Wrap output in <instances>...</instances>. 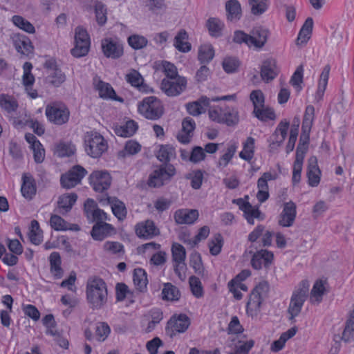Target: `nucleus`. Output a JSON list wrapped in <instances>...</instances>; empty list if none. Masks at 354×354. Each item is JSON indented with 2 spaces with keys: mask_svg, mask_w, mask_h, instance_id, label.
<instances>
[{
  "mask_svg": "<svg viewBox=\"0 0 354 354\" xmlns=\"http://www.w3.org/2000/svg\"><path fill=\"white\" fill-rule=\"evenodd\" d=\"M86 298L93 309H100L107 301L106 283L100 278L88 280L86 285Z\"/></svg>",
  "mask_w": 354,
  "mask_h": 354,
  "instance_id": "nucleus-1",
  "label": "nucleus"
},
{
  "mask_svg": "<svg viewBox=\"0 0 354 354\" xmlns=\"http://www.w3.org/2000/svg\"><path fill=\"white\" fill-rule=\"evenodd\" d=\"M268 35V30L262 27H255L250 34H246L241 30L235 31L233 41L237 44L244 43L249 47L261 48L267 42Z\"/></svg>",
  "mask_w": 354,
  "mask_h": 354,
  "instance_id": "nucleus-2",
  "label": "nucleus"
},
{
  "mask_svg": "<svg viewBox=\"0 0 354 354\" xmlns=\"http://www.w3.org/2000/svg\"><path fill=\"white\" fill-rule=\"evenodd\" d=\"M308 281L303 280L299 283L298 289L294 291L288 309L290 315L289 319L292 322H295V317L300 313L304 303L308 297Z\"/></svg>",
  "mask_w": 354,
  "mask_h": 354,
  "instance_id": "nucleus-3",
  "label": "nucleus"
},
{
  "mask_svg": "<svg viewBox=\"0 0 354 354\" xmlns=\"http://www.w3.org/2000/svg\"><path fill=\"white\" fill-rule=\"evenodd\" d=\"M85 151L92 158L100 157L107 149L104 137L97 132H88L84 137Z\"/></svg>",
  "mask_w": 354,
  "mask_h": 354,
  "instance_id": "nucleus-4",
  "label": "nucleus"
},
{
  "mask_svg": "<svg viewBox=\"0 0 354 354\" xmlns=\"http://www.w3.org/2000/svg\"><path fill=\"white\" fill-rule=\"evenodd\" d=\"M138 111L145 118L156 120L162 117L164 113L160 101L155 96L144 98L138 105Z\"/></svg>",
  "mask_w": 354,
  "mask_h": 354,
  "instance_id": "nucleus-5",
  "label": "nucleus"
},
{
  "mask_svg": "<svg viewBox=\"0 0 354 354\" xmlns=\"http://www.w3.org/2000/svg\"><path fill=\"white\" fill-rule=\"evenodd\" d=\"M175 174L176 169L173 165L163 164L150 174L148 185L152 187H160L169 181Z\"/></svg>",
  "mask_w": 354,
  "mask_h": 354,
  "instance_id": "nucleus-6",
  "label": "nucleus"
},
{
  "mask_svg": "<svg viewBox=\"0 0 354 354\" xmlns=\"http://www.w3.org/2000/svg\"><path fill=\"white\" fill-rule=\"evenodd\" d=\"M46 115L48 120L56 125H62L66 124L70 117L68 109L62 104H48L45 110Z\"/></svg>",
  "mask_w": 354,
  "mask_h": 354,
  "instance_id": "nucleus-7",
  "label": "nucleus"
},
{
  "mask_svg": "<svg viewBox=\"0 0 354 354\" xmlns=\"http://www.w3.org/2000/svg\"><path fill=\"white\" fill-rule=\"evenodd\" d=\"M172 259L174 262V270L178 278L183 281L185 279V270L187 268L185 263L186 250L179 243H174L171 247Z\"/></svg>",
  "mask_w": 354,
  "mask_h": 354,
  "instance_id": "nucleus-8",
  "label": "nucleus"
},
{
  "mask_svg": "<svg viewBox=\"0 0 354 354\" xmlns=\"http://www.w3.org/2000/svg\"><path fill=\"white\" fill-rule=\"evenodd\" d=\"M75 47L71 49L72 55L81 57L87 55L90 47V39L86 30L77 27L75 35Z\"/></svg>",
  "mask_w": 354,
  "mask_h": 354,
  "instance_id": "nucleus-9",
  "label": "nucleus"
},
{
  "mask_svg": "<svg viewBox=\"0 0 354 354\" xmlns=\"http://www.w3.org/2000/svg\"><path fill=\"white\" fill-rule=\"evenodd\" d=\"M89 183L95 192L104 193L111 185L112 178L106 171L97 170L89 176Z\"/></svg>",
  "mask_w": 354,
  "mask_h": 354,
  "instance_id": "nucleus-10",
  "label": "nucleus"
},
{
  "mask_svg": "<svg viewBox=\"0 0 354 354\" xmlns=\"http://www.w3.org/2000/svg\"><path fill=\"white\" fill-rule=\"evenodd\" d=\"M190 325L189 318L185 314L172 316L167 322L166 334L173 338L177 333L185 332Z\"/></svg>",
  "mask_w": 354,
  "mask_h": 354,
  "instance_id": "nucleus-11",
  "label": "nucleus"
},
{
  "mask_svg": "<svg viewBox=\"0 0 354 354\" xmlns=\"http://www.w3.org/2000/svg\"><path fill=\"white\" fill-rule=\"evenodd\" d=\"M87 171L80 165H75L66 174L62 175L60 183L63 187L71 189L80 183Z\"/></svg>",
  "mask_w": 354,
  "mask_h": 354,
  "instance_id": "nucleus-12",
  "label": "nucleus"
},
{
  "mask_svg": "<svg viewBox=\"0 0 354 354\" xmlns=\"http://www.w3.org/2000/svg\"><path fill=\"white\" fill-rule=\"evenodd\" d=\"M187 80L184 77H178L174 80L164 78L161 82L162 91L168 96H176L186 88Z\"/></svg>",
  "mask_w": 354,
  "mask_h": 354,
  "instance_id": "nucleus-13",
  "label": "nucleus"
},
{
  "mask_svg": "<svg viewBox=\"0 0 354 354\" xmlns=\"http://www.w3.org/2000/svg\"><path fill=\"white\" fill-rule=\"evenodd\" d=\"M135 231L136 235L143 239H151L160 233L155 223L149 219L137 223Z\"/></svg>",
  "mask_w": 354,
  "mask_h": 354,
  "instance_id": "nucleus-14",
  "label": "nucleus"
},
{
  "mask_svg": "<svg viewBox=\"0 0 354 354\" xmlns=\"http://www.w3.org/2000/svg\"><path fill=\"white\" fill-rule=\"evenodd\" d=\"M253 253L251 259V266L255 270H260L263 266L265 268H268L272 262L273 254L267 250H260L256 252L252 250L249 252Z\"/></svg>",
  "mask_w": 354,
  "mask_h": 354,
  "instance_id": "nucleus-15",
  "label": "nucleus"
},
{
  "mask_svg": "<svg viewBox=\"0 0 354 354\" xmlns=\"http://www.w3.org/2000/svg\"><path fill=\"white\" fill-rule=\"evenodd\" d=\"M102 48L104 55L109 58L118 59L123 55V46L111 38L102 40Z\"/></svg>",
  "mask_w": 354,
  "mask_h": 354,
  "instance_id": "nucleus-16",
  "label": "nucleus"
},
{
  "mask_svg": "<svg viewBox=\"0 0 354 354\" xmlns=\"http://www.w3.org/2000/svg\"><path fill=\"white\" fill-rule=\"evenodd\" d=\"M296 214V205L292 201L286 203L279 216V225L282 227L292 226L295 220Z\"/></svg>",
  "mask_w": 354,
  "mask_h": 354,
  "instance_id": "nucleus-17",
  "label": "nucleus"
},
{
  "mask_svg": "<svg viewBox=\"0 0 354 354\" xmlns=\"http://www.w3.org/2000/svg\"><path fill=\"white\" fill-rule=\"evenodd\" d=\"M279 71L274 59L270 58L265 60L261 68V77L266 82L273 80L278 75Z\"/></svg>",
  "mask_w": 354,
  "mask_h": 354,
  "instance_id": "nucleus-18",
  "label": "nucleus"
},
{
  "mask_svg": "<svg viewBox=\"0 0 354 354\" xmlns=\"http://www.w3.org/2000/svg\"><path fill=\"white\" fill-rule=\"evenodd\" d=\"M32 65L30 62H25L23 66L24 75L22 77L23 84L26 87L28 95L32 98L35 99L37 97V91L32 89L31 86L35 82V77L31 73Z\"/></svg>",
  "mask_w": 354,
  "mask_h": 354,
  "instance_id": "nucleus-19",
  "label": "nucleus"
},
{
  "mask_svg": "<svg viewBox=\"0 0 354 354\" xmlns=\"http://www.w3.org/2000/svg\"><path fill=\"white\" fill-rule=\"evenodd\" d=\"M125 80L132 86L136 87L139 91L142 93L153 91L151 88L144 83V79L141 74L135 69L130 70V71L125 75Z\"/></svg>",
  "mask_w": 354,
  "mask_h": 354,
  "instance_id": "nucleus-20",
  "label": "nucleus"
},
{
  "mask_svg": "<svg viewBox=\"0 0 354 354\" xmlns=\"http://www.w3.org/2000/svg\"><path fill=\"white\" fill-rule=\"evenodd\" d=\"M195 128L196 124L192 118L189 117L184 118L182 122V131L177 136L178 141L183 144L189 143Z\"/></svg>",
  "mask_w": 354,
  "mask_h": 354,
  "instance_id": "nucleus-21",
  "label": "nucleus"
},
{
  "mask_svg": "<svg viewBox=\"0 0 354 354\" xmlns=\"http://www.w3.org/2000/svg\"><path fill=\"white\" fill-rule=\"evenodd\" d=\"M321 171L317 165V159L315 156H311L308 159L307 176L308 184L311 187H317L320 181Z\"/></svg>",
  "mask_w": 354,
  "mask_h": 354,
  "instance_id": "nucleus-22",
  "label": "nucleus"
},
{
  "mask_svg": "<svg viewBox=\"0 0 354 354\" xmlns=\"http://www.w3.org/2000/svg\"><path fill=\"white\" fill-rule=\"evenodd\" d=\"M198 217L196 209H178L175 212L174 218L178 224H192Z\"/></svg>",
  "mask_w": 354,
  "mask_h": 354,
  "instance_id": "nucleus-23",
  "label": "nucleus"
},
{
  "mask_svg": "<svg viewBox=\"0 0 354 354\" xmlns=\"http://www.w3.org/2000/svg\"><path fill=\"white\" fill-rule=\"evenodd\" d=\"M315 115V108L312 105H309L306 108L305 113L303 118L301 126V136L306 137L309 140V133L310 132L313 122Z\"/></svg>",
  "mask_w": 354,
  "mask_h": 354,
  "instance_id": "nucleus-24",
  "label": "nucleus"
},
{
  "mask_svg": "<svg viewBox=\"0 0 354 354\" xmlns=\"http://www.w3.org/2000/svg\"><path fill=\"white\" fill-rule=\"evenodd\" d=\"M111 224L105 222H97L92 228L91 235L94 240L102 241L113 230Z\"/></svg>",
  "mask_w": 354,
  "mask_h": 354,
  "instance_id": "nucleus-25",
  "label": "nucleus"
},
{
  "mask_svg": "<svg viewBox=\"0 0 354 354\" xmlns=\"http://www.w3.org/2000/svg\"><path fill=\"white\" fill-rule=\"evenodd\" d=\"M187 40V32L185 30L181 29L174 37V46L178 51L187 53L192 49V45Z\"/></svg>",
  "mask_w": 354,
  "mask_h": 354,
  "instance_id": "nucleus-26",
  "label": "nucleus"
},
{
  "mask_svg": "<svg viewBox=\"0 0 354 354\" xmlns=\"http://www.w3.org/2000/svg\"><path fill=\"white\" fill-rule=\"evenodd\" d=\"M97 88L100 97L104 99H111L115 101L122 102L124 100L122 97H118L113 87L108 83L100 81L97 84Z\"/></svg>",
  "mask_w": 354,
  "mask_h": 354,
  "instance_id": "nucleus-27",
  "label": "nucleus"
},
{
  "mask_svg": "<svg viewBox=\"0 0 354 354\" xmlns=\"http://www.w3.org/2000/svg\"><path fill=\"white\" fill-rule=\"evenodd\" d=\"M21 192L24 198L31 200L36 194V185L35 180L31 176L24 175Z\"/></svg>",
  "mask_w": 354,
  "mask_h": 354,
  "instance_id": "nucleus-28",
  "label": "nucleus"
},
{
  "mask_svg": "<svg viewBox=\"0 0 354 354\" xmlns=\"http://www.w3.org/2000/svg\"><path fill=\"white\" fill-rule=\"evenodd\" d=\"M106 200L111 205L113 214L120 220L123 221L127 216V209L123 202L115 197L107 196Z\"/></svg>",
  "mask_w": 354,
  "mask_h": 354,
  "instance_id": "nucleus-29",
  "label": "nucleus"
},
{
  "mask_svg": "<svg viewBox=\"0 0 354 354\" xmlns=\"http://www.w3.org/2000/svg\"><path fill=\"white\" fill-rule=\"evenodd\" d=\"M313 27V20L311 17H308L304 24H303L297 39V45H301L303 44L307 43V41L310 38V35L312 33Z\"/></svg>",
  "mask_w": 354,
  "mask_h": 354,
  "instance_id": "nucleus-30",
  "label": "nucleus"
},
{
  "mask_svg": "<svg viewBox=\"0 0 354 354\" xmlns=\"http://www.w3.org/2000/svg\"><path fill=\"white\" fill-rule=\"evenodd\" d=\"M180 297V292L178 288L171 283H165L162 290V299L166 301H176Z\"/></svg>",
  "mask_w": 354,
  "mask_h": 354,
  "instance_id": "nucleus-31",
  "label": "nucleus"
},
{
  "mask_svg": "<svg viewBox=\"0 0 354 354\" xmlns=\"http://www.w3.org/2000/svg\"><path fill=\"white\" fill-rule=\"evenodd\" d=\"M13 41L16 50L23 55H28L32 50L30 39L24 35H17Z\"/></svg>",
  "mask_w": 354,
  "mask_h": 354,
  "instance_id": "nucleus-32",
  "label": "nucleus"
},
{
  "mask_svg": "<svg viewBox=\"0 0 354 354\" xmlns=\"http://www.w3.org/2000/svg\"><path fill=\"white\" fill-rule=\"evenodd\" d=\"M133 280L136 289L140 292H144L147 289L148 280L145 270L136 268L133 270Z\"/></svg>",
  "mask_w": 354,
  "mask_h": 354,
  "instance_id": "nucleus-33",
  "label": "nucleus"
},
{
  "mask_svg": "<svg viewBox=\"0 0 354 354\" xmlns=\"http://www.w3.org/2000/svg\"><path fill=\"white\" fill-rule=\"evenodd\" d=\"M214 57V49L210 44L200 46L198 52V59L202 64L209 63Z\"/></svg>",
  "mask_w": 354,
  "mask_h": 354,
  "instance_id": "nucleus-34",
  "label": "nucleus"
},
{
  "mask_svg": "<svg viewBox=\"0 0 354 354\" xmlns=\"http://www.w3.org/2000/svg\"><path fill=\"white\" fill-rule=\"evenodd\" d=\"M65 80L66 75L60 68L48 73L45 78L46 83L54 87L60 86Z\"/></svg>",
  "mask_w": 354,
  "mask_h": 354,
  "instance_id": "nucleus-35",
  "label": "nucleus"
},
{
  "mask_svg": "<svg viewBox=\"0 0 354 354\" xmlns=\"http://www.w3.org/2000/svg\"><path fill=\"white\" fill-rule=\"evenodd\" d=\"M263 301V299L262 298L259 297L258 295L252 291L246 305L247 313L251 316L257 315V313L260 311Z\"/></svg>",
  "mask_w": 354,
  "mask_h": 354,
  "instance_id": "nucleus-36",
  "label": "nucleus"
},
{
  "mask_svg": "<svg viewBox=\"0 0 354 354\" xmlns=\"http://www.w3.org/2000/svg\"><path fill=\"white\" fill-rule=\"evenodd\" d=\"M18 106V102L13 96L8 94L0 95V107L8 113L16 111Z\"/></svg>",
  "mask_w": 354,
  "mask_h": 354,
  "instance_id": "nucleus-37",
  "label": "nucleus"
},
{
  "mask_svg": "<svg viewBox=\"0 0 354 354\" xmlns=\"http://www.w3.org/2000/svg\"><path fill=\"white\" fill-rule=\"evenodd\" d=\"M50 272L57 279H60L63 274L61 268V257L58 252H53L50 255Z\"/></svg>",
  "mask_w": 354,
  "mask_h": 354,
  "instance_id": "nucleus-38",
  "label": "nucleus"
},
{
  "mask_svg": "<svg viewBox=\"0 0 354 354\" xmlns=\"http://www.w3.org/2000/svg\"><path fill=\"white\" fill-rule=\"evenodd\" d=\"M251 13L255 16L263 15L268 10L270 0H248Z\"/></svg>",
  "mask_w": 354,
  "mask_h": 354,
  "instance_id": "nucleus-39",
  "label": "nucleus"
},
{
  "mask_svg": "<svg viewBox=\"0 0 354 354\" xmlns=\"http://www.w3.org/2000/svg\"><path fill=\"white\" fill-rule=\"evenodd\" d=\"M138 129V125L133 120H129L124 125L118 126L115 128V133L121 137H130Z\"/></svg>",
  "mask_w": 354,
  "mask_h": 354,
  "instance_id": "nucleus-40",
  "label": "nucleus"
},
{
  "mask_svg": "<svg viewBox=\"0 0 354 354\" xmlns=\"http://www.w3.org/2000/svg\"><path fill=\"white\" fill-rule=\"evenodd\" d=\"M222 118L223 124L231 127L238 124L239 121V112L236 109L225 107L223 109Z\"/></svg>",
  "mask_w": 354,
  "mask_h": 354,
  "instance_id": "nucleus-41",
  "label": "nucleus"
},
{
  "mask_svg": "<svg viewBox=\"0 0 354 354\" xmlns=\"http://www.w3.org/2000/svg\"><path fill=\"white\" fill-rule=\"evenodd\" d=\"M225 9L227 12V19L233 20L239 19L241 16V4L237 0H230L225 4Z\"/></svg>",
  "mask_w": 354,
  "mask_h": 354,
  "instance_id": "nucleus-42",
  "label": "nucleus"
},
{
  "mask_svg": "<svg viewBox=\"0 0 354 354\" xmlns=\"http://www.w3.org/2000/svg\"><path fill=\"white\" fill-rule=\"evenodd\" d=\"M28 236L30 241L35 245H39L42 242V231L37 221L32 220L31 221Z\"/></svg>",
  "mask_w": 354,
  "mask_h": 354,
  "instance_id": "nucleus-43",
  "label": "nucleus"
},
{
  "mask_svg": "<svg viewBox=\"0 0 354 354\" xmlns=\"http://www.w3.org/2000/svg\"><path fill=\"white\" fill-rule=\"evenodd\" d=\"M77 199V195L75 193L63 194L58 200V207L66 212H69Z\"/></svg>",
  "mask_w": 354,
  "mask_h": 354,
  "instance_id": "nucleus-44",
  "label": "nucleus"
},
{
  "mask_svg": "<svg viewBox=\"0 0 354 354\" xmlns=\"http://www.w3.org/2000/svg\"><path fill=\"white\" fill-rule=\"evenodd\" d=\"M308 140H309L306 139V137H300L299 142L296 150V157L294 162L295 165L302 167L304 156L308 149L307 145L308 143Z\"/></svg>",
  "mask_w": 354,
  "mask_h": 354,
  "instance_id": "nucleus-45",
  "label": "nucleus"
},
{
  "mask_svg": "<svg viewBox=\"0 0 354 354\" xmlns=\"http://www.w3.org/2000/svg\"><path fill=\"white\" fill-rule=\"evenodd\" d=\"M206 26L211 36L218 37L221 35L224 25L219 19L211 17L207 21Z\"/></svg>",
  "mask_w": 354,
  "mask_h": 354,
  "instance_id": "nucleus-46",
  "label": "nucleus"
},
{
  "mask_svg": "<svg viewBox=\"0 0 354 354\" xmlns=\"http://www.w3.org/2000/svg\"><path fill=\"white\" fill-rule=\"evenodd\" d=\"M189 264L197 274L201 276L204 274L205 269L202 263L201 256L198 252L194 251L190 254Z\"/></svg>",
  "mask_w": 354,
  "mask_h": 354,
  "instance_id": "nucleus-47",
  "label": "nucleus"
},
{
  "mask_svg": "<svg viewBox=\"0 0 354 354\" xmlns=\"http://www.w3.org/2000/svg\"><path fill=\"white\" fill-rule=\"evenodd\" d=\"M324 292L325 288L322 281H316L310 292V301L312 303L317 302L319 304L322 299Z\"/></svg>",
  "mask_w": 354,
  "mask_h": 354,
  "instance_id": "nucleus-48",
  "label": "nucleus"
},
{
  "mask_svg": "<svg viewBox=\"0 0 354 354\" xmlns=\"http://www.w3.org/2000/svg\"><path fill=\"white\" fill-rule=\"evenodd\" d=\"M354 337V309L350 313V317L346 322L342 339L348 342Z\"/></svg>",
  "mask_w": 354,
  "mask_h": 354,
  "instance_id": "nucleus-49",
  "label": "nucleus"
},
{
  "mask_svg": "<svg viewBox=\"0 0 354 354\" xmlns=\"http://www.w3.org/2000/svg\"><path fill=\"white\" fill-rule=\"evenodd\" d=\"M94 7L96 20L100 26H103L107 20L106 8L104 4L99 1H95Z\"/></svg>",
  "mask_w": 354,
  "mask_h": 354,
  "instance_id": "nucleus-50",
  "label": "nucleus"
},
{
  "mask_svg": "<svg viewBox=\"0 0 354 354\" xmlns=\"http://www.w3.org/2000/svg\"><path fill=\"white\" fill-rule=\"evenodd\" d=\"M12 21L16 26L28 33H34L35 31L33 25L21 16H13Z\"/></svg>",
  "mask_w": 354,
  "mask_h": 354,
  "instance_id": "nucleus-51",
  "label": "nucleus"
},
{
  "mask_svg": "<svg viewBox=\"0 0 354 354\" xmlns=\"http://www.w3.org/2000/svg\"><path fill=\"white\" fill-rule=\"evenodd\" d=\"M254 115L261 121H266L268 120H274L276 116L274 110L272 108L266 107L264 106L257 109L253 111Z\"/></svg>",
  "mask_w": 354,
  "mask_h": 354,
  "instance_id": "nucleus-52",
  "label": "nucleus"
},
{
  "mask_svg": "<svg viewBox=\"0 0 354 354\" xmlns=\"http://www.w3.org/2000/svg\"><path fill=\"white\" fill-rule=\"evenodd\" d=\"M237 146L235 143L230 144L227 147L226 152L220 158L218 162V167H225L233 158Z\"/></svg>",
  "mask_w": 354,
  "mask_h": 354,
  "instance_id": "nucleus-53",
  "label": "nucleus"
},
{
  "mask_svg": "<svg viewBox=\"0 0 354 354\" xmlns=\"http://www.w3.org/2000/svg\"><path fill=\"white\" fill-rule=\"evenodd\" d=\"M75 147L70 143H59L56 146L55 153L59 157H68L74 153Z\"/></svg>",
  "mask_w": 354,
  "mask_h": 354,
  "instance_id": "nucleus-54",
  "label": "nucleus"
},
{
  "mask_svg": "<svg viewBox=\"0 0 354 354\" xmlns=\"http://www.w3.org/2000/svg\"><path fill=\"white\" fill-rule=\"evenodd\" d=\"M141 150V145L136 140H130L124 145L123 151L119 152V156L124 157L126 155H134Z\"/></svg>",
  "mask_w": 354,
  "mask_h": 354,
  "instance_id": "nucleus-55",
  "label": "nucleus"
},
{
  "mask_svg": "<svg viewBox=\"0 0 354 354\" xmlns=\"http://www.w3.org/2000/svg\"><path fill=\"white\" fill-rule=\"evenodd\" d=\"M240 63L238 59L232 57H225L222 63L223 68L227 73H233L237 71Z\"/></svg>",
  "mask_w": 354,
  "mask_h": 354,
  "instance_id": "nucleus-56",
  "label": "nucleus"
},
{
  "mask_svg": "<svg viewBox=\"0 0 354 354\" xmlns=\"http://www.w3.org/2000/svg\"><path fill=\"white\" fill-rule=\"evenodd\" d=\"M50 224L52 228L56 231H66L68 230L69 223H67L61 216L54 214L52 215L50 219Z\"/></svg>",
  "mask_w": 354,
  "mask_h": 354,
  "instance_id": "nucleus-57",
  "label": "nucleus"
},
{
  "mask_svg": "<svg viewBox=\"0 0 354 354\" xmlns=\"http://www.w3.org/2000/svg\"><path fill=\"white\" fill-rule=\"evenodd\" d=\"M189 283L192 294L197 298L202 297L203 290L200 279L195 276H191L189 279Z\"/></svg>",
  "mask_w": 354,
  "mask_h": 354,
  "instance_id": "nucleus-58",
  "label": "nucleus"
},
{
  "mask_svg": "<svg viewBox=\"0 0 354 354\" xmlns=\"http://www.w3.org/2000/svg\"><path fill=\"white\" fill-rule=\"evenodd\" d=\"M223 239L220 234H216L214 236V238L209 241V248L211 254L216 256L221 252L223 246Z\"/></svg>",
  "mask_w": 354,
  "mask_h": 354,
  "instance_id": "nucleus-59",
  "label": "nucleus"
},
{
  "mask_svg": "<svg viewBox=\"0 0 354 354\" xmlns=\"http://www.w3.org/2000/svg\"><path fill=\"white\" fill-rule=\"evenodd\" d=\"M174 156V149L169 145H162L158 152L157 158L161 162H169Z\"/></svg>",
  "mask_w": 354,
  "mask_h": 354,
  "instance_id": "nucleus-60",
  "label": "nucleus"
},
{
  "mask_svg": "<svg viewBox=\"0 0 354 354\" xmlns=\"http://www.w3.org/2000/svg\"><path fill=\"white\" fill-rule=\"evenodd\" d=\"M241 208L243 210L245 215H250L252 216V218H257L260 221H262L264 218V216L259 208L252 207L248 202L244 203Z\"/></svg>",
  "mask_w": 354,
  "mask_h": 354,
  "instance_id": "nucleus-61",
  "label": "nucleus"
},
{
  "mask_svg": "<svg viewBox=\"0 0 354 354\" xmlns=\"http://www.w3.org/2000/svg\"><path fill=\"white\" fill-rule=\"evenodd\" d=\"M147 42L145 37L138 35H131L128 38L129 46L133 49H141L147 46Z\"/></svg>",
  "mask_w": 354,
  "mask_h": 354,
  "instance_id": "nucleus-62",
  "label": "nucleus"
},
{
  "mask_svg": "<svg viewBox=\"0 0 354 354\" xmlns=\"http://www.w3.org/2000/svg\"><path fill=\"white\" fill-rule=\"evenodd\" d=\"M303 66H299L292 75L290 80L291 85L298 88V90L301 88V84L303 82Z\"/></svg>",
  "mask_w": 354,
  "mask_h": 354,
  "instance_id": "nucleus-63",
  "label": "nucleus"
},
{
  "mask_svg": "<svg viewBox=\"0 0 354 354\" xmlns=\"http://www.w3.org/2000/svg\"><path fill=\"white\" fill-rule=\"evenodd\" d=\"M254 345V341L250 339L243 342L241 345H236L234 351L231 352L229 354H249L250 351Z\"/></svg>",
  "mask_w": 354,
  "mask_h": 354,
  "instance_id": "nucleus-64",
  "label": "nucleus"
}]
</instances>
